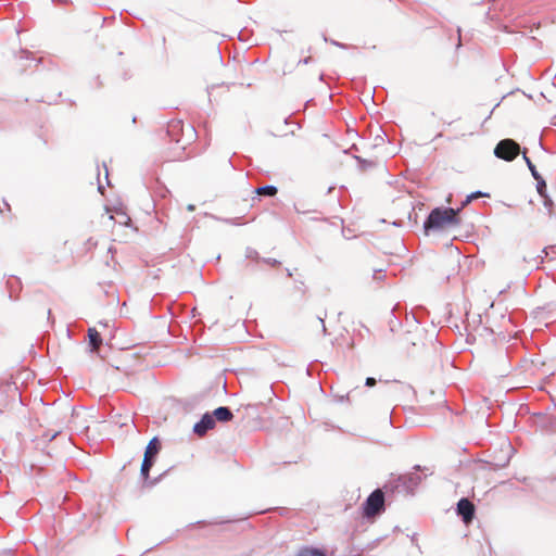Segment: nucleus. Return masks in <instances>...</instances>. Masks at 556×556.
Here are the masks:
<instances>
[{
  "label": "nucleus",
  "instance_id": "11",
  "mask_svg": "<svg viewBox=\"0 0 556 556\" xmlns=\"http://www.w3.org/2000/svg\"><path fill=\"white\" fill-rule=\"evenodd\" d=\"M294 556H327V554L324 549L318 547L302 546Z\"/></svg>",
  "mask_w": 556,
  "mask_h": 556
},
{
  "label": "nucleus",
  "instance_id": "5",
  "mask_svg": "<svg viewBox=\"0 0 556 556\" xmlns=\"http://www.w3.org/2000/svg\"><path fill=\"white\" fill-rule=\"evenodd\" d=\"M456 513L462 518L464 523L468 525L475 518L476 507L469 498L462 497L456 504Z\"/></svg>",
  "mask_w": 556,
  "mask_h": 556
},
{
  "label": "nucleus",
  "instance_id": "6",
  "mask_svg": "<svg viewBox=\"0 0 556 556\" xmlns=\"http://www.w3.org/2000/svg\"><path fill=\"white\" fill-rule=\"evenodd\" d=\"M215 425V418L212 416V414L205 413L201 419L194 424L193 432L199 437H203L207 433V431L212 430Z\"/></svg>",
  "mask_w": 556,
  "mask_h": 556
},
{
  "label": "nucleus",
  "instance_id": "13",
  "mask_svg": "<svg viewBox=\"0 0 556 556\" xmlns=\"http://www.w3.org/2000/svg\"><path fill=\"white\" fill-rule=\"evenodd\" d=\"M254 192L257 194V195H263V197H269V198H273L277 194L278 192V189L276 186L274 185H265V186H262V187H258L254 190Z\"/></svg>",
  "mask_w": 556,
  "mask_h": 556
},
{
  "label": "nucleus",
  "instance_id": "35",
  "mask_svg": "<svg viewBox=\"0 0 556 556\" xmlns=\"http://www.w3.org/2000/svg\"><path fill=\"white\" fill-rule=\"evenodd\" d=\"M5 556H12L10 552L4 553Z\"/></svg>",
  "mask_w": 556,
  "mask_h": 556
},
{
  "label": "nucleus",
  "instance_id": "10",
  "mask_svg": "<svg viewBox=\"0 0 556 556\" xmlns=\"http://www.w3.org/2000/svg\"><path fill=\"white\" fill-rule=\"evenodd\" d=\"M160 450H161V442L157 437H153L149 441V443L146 447L144 455L150 456L151 458L155 459L157 454L160 453Z\"/></svg>",
  "mask_w": 556,
  "mask_h": 556
},
{
  "label": "nucleus",
  "instance_id": "2",
  "mask_svg": "<svg viewBox=\"0 0 556 556\" xmlns=\"http://www.w3.org/2000/svg\"><path fill=\"white\" fill-rule=\"evenodd\" d=\"M420 482L421 477L416 472H410L406 475H400L395 479L389 480L384 485V489L391 492L413 493Z\"/></svg>",
  "mask_w": 556,
  "mask_h": 556
},
{
  "label": "nucleus",
  "instance_id": "4",
  "mask_svg": "<svg viewBox=\"0 0 556 556\" xmlns=\"http://www.w3.org/2000/svg\"><path fill=\"white\" fill-rule=\"evenodd\" d=\"M520 152V146L513 139H502L494 148V155L506 162H511Z\"/></svg>",
  "mask_w": 556,
  "mask_h": 556
},
{
  "label": "nucleus",
  "instance_id": "23",
  "mask_svg": "<svg viewBox=\"0 0 556 556\" xmlns=\"http://www.w3.org/2000/svg\"><path fill=\"white\" fill-rule=\"evenodd\" d=\"M377 383V380L374 377L366 378L365 386L374 387Z\"/></svg>",
  "mask_w": 556,
  "mask_h": 556
},
{
  "label": "nucleus",
  "instance_id": "26",
  "mask_svg": "<svg viewBox=\"0 0 556 556\" xmlns=\"http://www.w3.org/2000/svg\"><path fill=\"white\" fill-rule=\"evenodd\" d=\"M330 42H331V45H333L336 47H339V48H345L346 47L344 43H341V42L336 41V40H331Z\"/></svg>",
  "mask_w": 556,
  "mask_h": 556
},
{
  "label": "nucleus",
  "instance_id": "7",
  "mask_svg": "<svg viewBox=\"0 0 556 556\" xmlns=\"http://www.w3.org/2000/svg\"><path fill=\"white\" fill-rule=\"evenodd\" d=\"M505 447H506V451L502 457L494 459V460H481V462L484 464H488L489 468L492 470H498L501 468L506 467L509 464L511 453H513V447H511L510 443H506Z\"/></svg>",
  "mask_w": 556,
  "mask_h": 556
},
{
  "label": "nucleus",
  "instance_id": "20",
  "mask_svg": "<svg viewBox=\"0 0 556 556\" xmlns=\"http://www.w3.org/2000/svg\"><path fill=\"white\" fill-rule=\"evenodd\" d=\"M543 199V205L548 211V214L552 215L553 200L548 194L541 197Z\"/></svg>",
  "mask_w": 556,
  "mask_h": 556
},
{
  "label": "nucleus",
  "instance_id": "19",
  "mask_svg": "<svg viewBox=\"0 0 556 556\" xmlns=\"http://www.w3.org/2000/svg\"><path fill=\"white\" fill-rule=\"evenodd\" d=\"M489 197V193L483 191H475L467 195V202H471L478 198Z\"/></svg>",
  "mask_w": 556,
  "mask_h": 556
},
{
  "label": "nucleus",
  "instance_id": "15",
  "mask_svg": "<svg viewBox=\"0 0 556 556\" xmlns=\"http://www.w3.org/2000/svg\"><path fill=\"white\" fill-rule=\"evenodd\" d=\"M536 181V191L540 194V197H544L547 194V185L545 179L540 176L538 179H534Z\"/></svg>",
  "mask_w": 556,
  "mask_h": 556
},
{
  "label": "nucleus",
  "instance_id": "32",
  "mask_svg": "<svg viewBox=\"0 0 556 556\" xmlns=\"http://www.w3.org/2000/svg\"><path fill=\"white\" fill-rule=\"evenodd\" d=\"M414 469H415L416 471H419V470H421V466H420V465H416V466H414Z\"/></svg>",
  "mask_w": 556,
  "mask_h": 556
},
{
  "label": "nucleus",
  "instance_id": "22",
  "mask_svg": "<svg viewBox=\"0 0 556 556\" xmlns=\"http://www.w3.org/2000/svg\"><path fill=\"white\" fill-rule=\"evenodd\" d=\"M214 218L217 219V220H222V218H218V217H215V216H214ZM237 219L238 218H225V219H223V222H225L227 224H230V225H238Z\"/></svg>",
  "mask_w": 556,
  "mask_h": 556
},
{
  "label": "nucleus",
  "instance_id": "29",
  "mask_svg": "<svg viewBox=\"0 0 556 556\" xmlns=\"http://www.w3.org/2000/svg\"><path fill=\"white\" fill-rule=\"evenodd\" d=\"M187 210H188V211H190V212H192V211H194V210H195V206H194L193 204H189V205L187 206Z\"/></svg>",
  "mask_w": 556,
  "mask_h": 556
},
{
  "label": "nucleus",
  "instance_id": "25",
  "mask_svg": "<svg viewBox=\"0 0 556 556\" xmlns=\"http://www.w3.org/2000/svg\"><path fill=\"white\" fill-rule=\"evenodd\" d=\"M318 320H319V323H320V325H321V329H323L324 334H326V333H327V328H326V325H325L324 317H320V316H319V317H318Z\"/></svg>",
  "mask_w": 556,
  "mask_h": 556
},
{
  "label": "nucleus",
  "instance_id": "18",
  "mask_svg": "<svg viewBox=\"0 0 556 556\" xmlns=\"http://www.w3.org/2000/svg\"><path fill=\"white\" fill-rule=\"evenodd\" d=\"M245 257L250 260L261 261L262 257H260L258 252L253 248H247L245 249Z\"/></svg>",
  "mask_w": 556,
  "mask_h": 556
},
{
  "label": "nucleus",
  "instance_id": "14",
  "mask_svg": "<svg viewBox=\"0 0 556 556\" xmlns=\"http://www.w3.org/2000/svg\"><path fill=\"white\" fill-rule=\"evenodd\" d=\"M522 157H523V160H525V162H526V164H527V166H528L529 170L531 172V175H532V177L534 179H538V177L542 176L538 172V169H536L535 165L532 163V161L527 156L526 150L522 152Z\"/></svg>",
  "mask_w": 556,
  "mask_h": 556
},
{
  "label": "nucleus",
  "instance_id": "34",
  "mask_svg": "<svg viewBox=\"0 0 556 556\" xmlns=\"http://www.w3.org/2000/svg\"><path fill=\"white\" fill-rule=\"evenodd\" d=\"M8 287H9L10 289H12V283H11V281H8Z\"/></svg>",
  "mask_w": 556,
  "mask_h": 556
},
{
  "label": "nucleus",
  "instance_id": "16",
  "mask_svg": "<svg viewBox=\"0 0 556 556\" xmlns=\"http://www.w3.org/2000/svg\"><path fill=\"white\" fill-rule=\"evenodd\" d=\"M182 122L181 121H173L170 124H168L167 127V134L168 136H172L173 134H176L178 130L182 129Z\"/></svg>",
  "mask_w": 556,
  "mask_h": 556
},
{
  "label": "nucleus",
  "instance_id": "31",
  "mask_svg": "<svg viewBox=\"0 0 556 556\" xmlns=\"http://www.w3.org/2000/svg\"><path fill=\"white\" fill-rule=\"evenodd\" d=\"M286 271H287V276H288V277H291V276H292V271H291L289 268H286Z\"/></svg>",
  "mask_w": 556,
  "mask_h": 556
},
{
  "label": "nucleus",
  "instance_id": "24",
  "mask_svg": "<svg viewBox=\"0 0 556 556\" xmlns=\"http://www.w3.org/2000/svg\"><path fill=\"white\" fill-rule=\"evenodd\" d=\"M59 432H54V433H46L43 435V438L46 439V441H52L56 435H58Z\"/></svg>",
  "mask_w": 556,
  "mask_h": 556
},
{
  "label": "nucleus",
  "instance_id": "12",
  "mask_svg": "<svg viewBox=\"0 0 556 556\" xmlns=\"http://www.w3.org/2000/svg\"><path fill=\"white\" fill-rule=\"evenodd\" d=\"M154 462H155V459L151 458L150 456L143 455V459H142L141 468H140V475H141L142 479L144 480V482H147L149 480V473H150L152 466L154 465Z\"/></svg>",
  "mask_w": 556,
  "mask_h": 556
},
{
  "label": "nucleus",
  "instance_id": "21",
  "mask_svg": "<svg viewBox=\"0 0 556 556\" xmlns=\"http://www.w3.org/2000/svg\"><path fill=\"white\" fill-rule=\"evenodd\" d=\"M261 261L264 262L265 264L270 265V266H278V265H280V262L278 260L271 258V257H262Z\"/></svg>",
  "mask_w": 556,
  "mask_h": 556
},
{
  "label": "nucleus",
  "instance_id": "3",
  "mask_svg": "<svg viewBox=\"0 0 556 556\" xmlns=\"http://www.w3.org/2000/svg\"><path fill=\"white\" fill-rule=\"evenodd\" d=\"M365 518L378 516L384 511V493L381 489L374 490L362 504Z\"/></svg>",
  "mask_w": 556,
  "mask_h": 556
},
{
  "label": "nucleus",
  "instance_id": "30",
  "mask_svg": "<svg viewBox=\"0 0 556 556\" xmlns=\"http://www.w3.org/2000/svg\"><path fill=\"white\" fill-rule=\"evenodd\" d=\"M103 189H104V188H103V186L99 182V186H98V190H99V192H100V193H103Z\"/></svg>",
  "mask_w": 556,
  "mask_h": 556
},
{
  "label": "nucleus",
  "instance_id": "17",
  "mask_svg": "<svg viewBox=\"0 0 556 556\" xmlns=\"http://www.w3.org/2000/svg\"><path fill=\"white\" fill-rule=\"evenodd\" d=\"M355 160L357 161L358 166H359V168L362 170H365L367 168H370V167L375 166V162L374 161L366 160V159H363L361 156H355Z\"/></svg>",
  "mask_w": 556,
  "mask_h": 556
},
{
  "label": "nucleus",
  "instance_id": "9",
  "mask_svg": "<svg viewBox=\"0 0 556 556\" xmlns=\"http://www.w3.org/2000/svg\"><path fill=\"white\" fill-rule=\"evenodd\" d=\"M88 339H89L90 352L91 353L97 352L99 346L102 344V337L97 331L96 328H89L88 329Z\"/></svg>",
  "mask_w": 556,
  "mask_h": 556
},
{
  "label": "nucleus",
  "instance_id": "27",
  "mask_svg": "<svg viewBox=\"0 0 556 556\" xmlns=\"http://www.w3.org/2000/svg\"><path fill=\"white\" fill-rule=\"evenodd\" d=\"M311 61H312V58H311V56H307V58H305V59H303V60H300V62H299V63H300V64H305V65H306V64H308Z\"/></svg>",
  "mask_w": 556,
  "mask_h": 556
},
{
  "label": "nucleus",
  "instance_id": "33",
  "mask_svg": "<svg viewBox=\"0 0 556 556\" xmlns=\"http://www.w3.org/2000/svg\"><path fill=\"white\" fill-rule=\"evenodd\" d=\"M105 179L106 181L109 182V172H108V168L105 167Z\"/></svg>",
  "mask_w": 556,
  "mask_h": 556
},
{
  "label": "nucleus",
  "instance_id": "1",
  "mask_svg": "<svg viewBox=\"0 0 556 556\" xmlns=\"http://www.w3.org/2000/svg\"><path fill=\"white\" fill-rule=\"evenodd\" d=\"M460 208L434 207L424 222V231L429 235L431 231H439L450 226H458Z\"/></svg>",
  "mask_w": 556,
  "mask_h": 556
},
{
  "label": "nucleus",
  "instance_id": "28",
  "mask_svg": "<svg viewBox=\"0 0 556 556\" xmlns=\"http://www.w3.org/2000/svg\"><path fill=\"white\" fill-rule=\"evenodd\" d=\"M469 203H470V202H467V197H466V198H465V200L462 202V205H460V207H459V208H460V211H462L465 206H467Z\"/></svg>",
  "mask_w": 556,
  "mask_h": 556
},
{
  "label": "nucleus",
  "instance_id": "8",
  "mask_svg": "<svg viewBox=\"0 0 556 556\" xmlns=\"http://www.w3.org/2000/svg\"><path fill=\"white\" fill-rule=\"evenodd\" d=\"M216 421L228 422L233 418V414L231 409L227 406H219L211 413Z\"/></svg>",
  "mask_w": 556,
  "mask_h": 556
}]
</instances>
